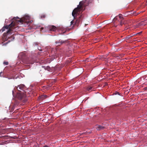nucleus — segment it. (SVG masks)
I'll list each match as a JSON object with an SVG mask.
<instances>
[{
	"label": "nucleus",
	"instance_id": "2f4dec72",
	"mask_svg": "<svg viewBox=\"0 0 147 147\" xmlns=\"http://www.w3.org/2000/svg\"><path fill=\"white\" fill-rule=\"evenodd\" d=\"M130 35V36H131V37L133 36H134V35L133 34H132L131 35Z\"/></svg>",
	"mask_w": 147,
	"mask_h": 147
},
{
	"label": "nucleus",
	"instance_id": "f257e3e1",
	"mask_svg": "<svg viewBox=\"0 0 147 147\" xmlns=\"http://www.w3.org/2000/svg\"><path fill=\"white\" fill-rule=\"evenodd\" d=\"M15 24L13 22H12L8 26H4L3 28L0 31H2V32H3L5 29H8L6 33H4L3 34V36L5 38H8V35L11 34L13 33L14 31L15 28L14 25Z\"/></svg>",
	"mask_w": 147,
	"mask_h": 147
},
{
	"label": "nucleus",
	"instance_id": "0eeeda50",
	"mask_svg": "<svg viewBox=\"0 0 147 147\" xmlns=\"http://www.w3.org/2000/svg\"><path fill=\"white\" fill-rule=\"evenodd\" d=\"M66 40L63 41L61 40H59L58 41H56L55 42V43L57 46H60L62 45L63 43L66 42Z\"/></svg>",
	"mask_w": 147,
	"mask_h": 147
},
{
	"label": "nucleus",
	"instance_id": "6e6552de",
	"mask_svg": "<svg viewBox=\"0 0 147 147\" xmlns=\"http://www.w3.org/2000/svg\"><path fill=\"white\" fill-rule=\"evenodd\" d=\"M105 128V127L100 125H97L96 129L98 130H102Z\"/></svg>",
	"mask_w": 147,
	"mask_h": 147
},
{
	"label": "nucleus",
	"instance_id": "423d86ee",
	"mask_svg": "<svg viewBox=\"0 0 147 147\" xmlns=\"http://www.w3.org/2000/svg\"><path fill=\"white\" fill-rule=\"evenodd\" d=\"M25 88L26 87L25 85L22 84L18 85L17 87L16 86L15 89H17L18 91L19 90L24 91Z\"/></svg>",
	"mask_w": 147,
	"mask_h": 147
},
{
	"label": "nucleus",
	"instance_id": "7ed1b4c3",
	"mask_svg": "<svg viewBox=\"0 0 147 147\" xmlns=\"http://www.w3.org/2000/svg\"><path fill=\"white\" fill-rule=\"evenodd\" d=\"M87 0H83L82 1H81L79 3V4L78 5L77 7L75 8L73 11L72 15L73 17L75 18V15L78 13V10L81 9L82 7V5Z\"/></svg>",
	"mask_w": 147,
	"mask_h": 147
},
{
	"label": "nucleus",
	"instance_id": "b1692460",
	"mask_svg": "<svg viewBox=\"0 0 147 147\" xmlns=\"http://www.w3.org/2000/svg\"><path fill=\"white\" fill-rule=\"evenodd\" d=\"M43 147H49V146H48L47 145H45Z\"/></svg>",
	"mask_w": 147,
	"mask_h": 147
},
{
	"label": "nucleus",
	"instance_id": "c85d7f7f",
	"mask_svg": "<svg viewBox=\"0 0 147 147\" xmlns=\"http://www.w3.org/2000/svg\"><path fill=\"white\" fill-rule=\"evenodd\" d=\"M13 78H11V77H9V78H8V79H12Z\"/></svg>",
	"mask_w": 147,
	"mask_h": 147
},
{
	"label": "nucleus",
	"instance_id": "2eb2a0df",
	"mask_svg": "<svg viewBox=\"0 0 147 147\" xmlns=\"http://www.w3.org/2000/svg\"><path fill=\"white\" fill-rule=\"evenodd\" d=\"M19 104V102L18 101H16L13 105V107H15L17 106Z\"/></svg>",
	"mask_w": 147,
	"mask_h": 147
},
{
	"label": "nucleus",
	"instance_id": "cd10ccee",
	"mask_svg": "<svg viewBox=\"0 0 147 147\" xmlns=\"http://www.w3.org/2000/svg\"><path fill=\"white\" fill-rule=\"evenodd\" d=\"M2 73V72H1L0 73V77H2L1 74Z\"/></svg>",
	"mask_w": 147,
	"mask_h": 147
},
{
	"label": "nucleus",
	"instance_id": "1a4fd4ad",
	"mask_svg": "<svg viewBox=\"0 0 147 147\" xmlns=\"http://www.w3.org/2000/svg\"><path fill=\"white\" fill-rule=\"evenodd\" d=\"M50 30L51 31H55L56 29V27L53 26H50Z\"/></svg>",
	"mask_w": 147,
	"mask_h": 147
},
{
	"label": "nucleus",
	"instance_id": "9b49d317",
	"mask_svg": "<svg viewBox=\"0 0 147 147\" xmlns=\"http://www.w3.org/2000/svg\"><path fill=\"white\" fill-rule=\"evenodd\" d=\"M40 97L42 100H43L46 98L47 97V96L46 95H43L41 96H40Z\"/></svg>",
	"mask_w": 147,
	"mask_h": 147
},
{
	"label": "nucleus",
	"instance_id": "aec40b11",
	"mask_svg": "<svg viewBox=\"0 0 147 147\" xmlns=\"http://www.w3.org/2000/svg\"><path fill=\"white\" fill-rule=\"evenodd\" d=\"M117 18H118V16H116L113 19V20H117Z\"/></svg>",
	"mask_w": 147,
	"mask_h": 147
},
{
	"label": "nucleus",
	"instance_id": "f8f14e48",
	"mask_svg": "<svg viewBox=\"0 0 147 147\" xmlns=\"http://www.w3.org/2000/svg\"><path fill=\"white\" fill-rule=\"evenodd\" d=\"M87 89L88 91H91L93 90V87L91 86H89L87 88Z\"/></svg>",
	"mask_w": 147,
	"mask_h": 147
},
{
	"label": "nucleus",
	"instance_id": "dca6fc26",
	"mask_svg": "<svg viewBox=\"0 0 147 147\" xmlns=\"http://www.w3.org/2000/svg\"><path fill=\"white\" fill-rule=\"evenodd\" d=\"M9 38H10L11 39V40L12 41L14 39L15 37L14 36L13 34L11 36V37Z\"/></svg>",
	"mask_w": 147,
	"mask_h": 147
},
{
	"label": "nucleus",
	"instance_id": "39448f33",
	"mask_svg": "<svg viewBox=\"0 0 147 147\" xmlns=\"http://www.w3.org/2000/svg\"><path fill=\"white\" fill-rule=\"evenodd\" d=\"M80 10H81V9H80V10L79 9L78 11V13H77V14H76L75 15V18H74V19H76V22H75V24L78 25L82 21V19L81 18V16H80L79 17L76 18V17L77 16H76L77 14L78 13V12L79 11H80Z\"/></svg>",
	"mask_w": 147,
	"mask_h": 147
},
{
	"label": "nucleus",
	"instance_id": "4be33fe9",
	"mask_svg": "<svg viewBox=\"0 0 147 147\" xmlns=\"http://www.w3.org/2000/svg\"><path fill=\"white\" fill-rule=\"evenodd\" d=\"M73 23H74V21H73V20H72V21H71L70 22V25H72L73 24Z\"/></svg>",
	"mask_w": 147,
	"mask_h": 147
},
{
	"label": "nucleus",
	"instance_id": "f704fd0d",
	"mask_svg": "<svg viewBox=\"0 0 147 147\" xmlns=\"http://www.w3.org/2000/svg\"><path fill=\"white\" fill-rule=\"evenodd\" d=\"M140 34V33H138L137 34Z\"/></svg>",
	"mask_w": 147,
	"mask_h": 147
},
{
	"label": "nucleus",
	"instance_id": "412c9836",
	"mask_svg": "<svg viewBox=\"0 0 147 147\" xmlns=\"http://www.w3.org/2000/svg\"><path fill=\"white\" fill-rule=\"evenodd\" d=\"M30 17L29 16H25V19H28Z\"/></svg>",
	"mask_w": 147,
	"mask_h": 147
},
{
	"label": "nucleus",
	"instance_id": "bb28decb",
	"mask_svg": "<svg viewBox=\"0 0 147 147\" xmlns=\"http://www.w3.org/2000/svg\"><path fill=\"white\" fill-rule=\"evenodd\" d=\"M34 45H37V43L35 42L34 43Z\"/></svg>",
	"mask_w": 147,
	"mask_h": 147
},
{
	"label": "nucleus",
	"instance_id": "f03ea898",
	"mask_svg": "<svg viewBox=\"0 0 147 147\" xmlns=\"http://www.w3.org/2000/svg\"><path fill=\"white\" fill-rule=\"evenodd\" d=\"M20 55L22 56V58L25 61V63H26L33 64L34 62H36V56L34 54L33 56H31L30 57L28 58L26 57V55L25 53H22L20 54Z\"/></svg>",
	"mask_w": 147,
	"mask_h": 147
},
{
	"label": "nucleus",
	"instance_id": "393cba45",
	"mask_svg": "<svg viewBox=\"0 0 147 147\" xmlns=\"http://www.w3.org/2000/svg\"><path fill=\"white\" fill-rule=\"evenodd\" d=\"M123 25L122 23V21H121L120 23V25L121 26H122Z\"/></svg>",
	"mask_w": 147,
	"mask_h": 147
},
{
	"label": "nucleus",
	"instance_id": "a211bd4d",
	"mask_svg": "<svg viewBox=\"0 0 147 147\" xmlns=\"http://www.w3.org/2000/svg\"><path fill=\"white\" fill-rule=\"evenodd\" d=\"M3 64L6 65L8 64V63L7 62L4 61L3 63Z\"/></svg>",
	"mask_w": 147,
	"mask_h": 147
},
{
	"label": "nucleus",
	"instance_id": "6ab92c4d",
	"mask_svg": "<svg viewBox=\"0 0 147 147\" xmlns=\"http://www.w3.org/2000/svg\"><path fill=\"white\" fill-rule=\"evenodd\" d=\"M45 17V16L44 14L42 15L41 16V17H40L41 18H44Z\"/></svg>",
	"mask_w": 147,
	"mask_h": 147
},
{
	"label": "nucleus",
	"instance_id": "20e7f679",
	"mask_svg": "<svg viewBox=\"0 0 147 147\" xmlns=\"http://www.w3.org/2000/svg\"><path fill=\"white\" fill-rule=\"evenodd\" d=\"M17 97L20 100H23L24 102H25L27 100V98L24 92L23 93H20L18 94Z\"/></svg>",
	"mask_w": 147,
	"mask_h": 147
},
{
	"label": "nucleus",
	"instance_id": "a878e982",
	"mask_svg": "<svg viewBox=\"0 0 147 147\" xmlns=\"http://www.w3.org/2000/svg\"><path fill=\"white\" fill-rule=\"evenodd\" d=\"M32 22V20L30 21V22H29L28 21V23H29V22L31 23V22Z\"/></svg>",
	"mask_w": 147,
	"mask_h": 147
},
{
	"label": "nucleus",
	"instance_id": "7c9ffc66",
	"mask_svg": "<svg viewBox=\"0 0 147 147\" xmlns=\"http://www.w3.org/2000/svg\"><path fill=\"white\" fill-rule=\"evenodd\" d=\"M12 94L13 95V93H14V92L13 90H12Z\"/></svg>",
	"mask_w": 147,
	"mask_h": 147
},
{
	"label": "nucleus",
	"instance_id": "ddd939ff",
	"mask_svg": "<svg viewBox=\"0 0 147 147\" xmlns=\"http://www.w3.org/2000/svg\"><path fill=\"white\" fill-rule=\"evenodd\" d=\"M131 36L128 35L125 38V40H129L131 37Z\"/></svg>",
	"mask_w": 147,
	"mask_h": 147
},
{
	"label": "nucleus",
	"instance_id": "4468645a",
	"mask_svg": "<svg viewBox=\"0 0 147 147\" xmlns=\"http://www.w3.org/2000/svg\"><path fill=\"white\" fill-rule=\"evenodd\" d=\"M121 16L122 14H119V17L121 21H122L124 19V18L123 17H122Z\"/></svg>",
	"mask_w": 147,
	"mask_h": 147
},
{
	"label": "nucleus",
	"instance_id": "9d476101",
	"mask_svg": "<svg viewBox=\"0 0 147 147\" xmlns=\"http://www.w3.org/2000/svg\"><path fill=\"white\" fill-rule=\"evenodd\" d=\"M42 67L46 70H47L49 71L51 69V68L49 66H42Z\"/></svg>",
	"mask_w": 147,
	"mask_h": 147
},
{
	"label": "nucleus",
	"instance_id": "c756f323",
	"mask_svg": "<svg viewBox=\"0 0 147 147\" xmlns=\"http://www.w3.org/2000/svg\"><path fill=\"white\" fill-rule=\"evenodd\" d=\"M19 22H22V20H20L18 21Z\"/></svg>",
	"mask_w": 147,
	"mask_h": 147
},
{
	"label": "nucleus",
	"instance_id": "f3484780",
	"mask_svg": "<svg viewBox=\"0 0 147 147\" xmlns=\"http://www.w3.org/2000/svg\"><path fill=\"white\" fill-rule=\"evenodd\" d=\"M114 94L115 95L118 94L119 95H120V94L118 92H115L114 93Z\"/></svg>",
	"mask_w": 147,
	"mask_h": 147
},
{
	"label": "nucleus",
	"instance_id": "72a5a7b5",
	"mask_svg": "<svg viewBox=\"0 0 147 147\" xmlns=\"http://www.w3.org/2000/svg\"><path fill=\"white\" fill-rule=\"evenodd\" d=\"M7 20H5V22H6V21Z\"/></svg>",
	"mask_w": 147,
	"mask_h": 147
},
{
	"label": "nucleus",
	"instance_id": "473e14b6",
	"mask_svg": "<svg viewBox=\"0 0 147 147\" xmlns=\"http://www.w3.org/2000/svg\"><path fill=\"white\" fill-rule=\"evenodd\" d=\"M38 49L40 50V51H42V50H40L39 48H38Z\"/></svg>",
	"mask_w": 147,
	"mask_h": 147
},
{
	"label": "nucleus",
	"instance_id": "5701e85b",
	"mask_svg": "<svg viewBox=\"0 0 147 147\" xmlns=\"http://www.w3.org/2000/svg\"><path fill=\"white\" fill-rule=\"evenodd\" d=\"M16 18H19L18 17H14L13 18V19L14 20H16Z\"/></svg>",
	"mask_w": 147,
	"mask_h": 147
}]
</instances>
